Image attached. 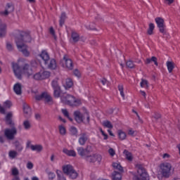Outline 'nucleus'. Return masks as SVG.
I'll use <instances>...</instances> for the list:
<instances>
[{
    "instance_id": "obj_42",
    "label": "nucleus",
    "mask_w": 180,
    "mask_h": 180,
    "mask_svg": "<svg viewBox=\"0 0 180 180\" xmlns=\"http://www.w3.org/2000/svg\"><path fill=\"white\" fill-rule=\"evenodd\" d=\"M155 26L154 25L153 23H150L149 24V27L148 29V34H153L154 29H155Z\"/></svg>"
},
{
    "instance_id": "obj_35",
    "label": "nucleus",
    "mask_w": 180,
    "mask_h": 180,
    "mask_svg": "<svg viewBox=\"0 0 180 180\" xmlns=\"http://www.w3.org/2000/svg\"><path fill=\"white\" fill-rule=\"evenodd\" d=\"M70 132L72 136H78V129L75 127H71L70 128Z\"/></svg>"
},
{
    "instance_id": "obj_33",
    "label": "nucleus",
    "mask_w": 180,
    "mask_h": 180,
    "mask_svg": "<svg viewBox=\"0 0 180 180\" xmlns=\"http://www.w3.org/2000/svg\"><path fill=\"white\" fill-rule=\"evenodd\" d=\"M151 61L155 63V65H158V63L157 62V58L155 56H153L151 58H147L145 63L146 64H150Z\"/></svg>"
},
{
    "instance_id": "obj_23",
    "label": "nucleus",
    "mask_w": 180,
    "mask_h": 180,
    "mask_svg": "<svg viewBox=\"0 0 180 180\" xmlns=\"http://www.w3.org/2000/svg\"><path fill=\"white\" fill-rule=\"evenodd\" d=\"M72 85H74V83L72 82V79L70 78L66 79L63 83V86L65 88V89H70V88L72 87Z\"/></svg>"
},
{
    "instance_id": "obj_56",
    "label": "nucleus",
    "mask_w": 180,
    "mask_h": 180,
    "mask_svg": "<svg viewBox=\"0 0 180 180\" xmlns=\"http://www.w3.org/2000/svg\"><path fill=\"white\" fill-rule=\"evenodd\" d=\"M100 131L103 136H104V140H107L108 139V134H105V131L102 129V128H100Z\"/></svg>"
},
{
    "instance_id": "obj_47",
    "label": "nucleus",
    "mask_w": 180,
    "mask_h": 180,
    "mask_svg": "<svg viewBox=\"0 0 180 180\" xmlns=\"http://www.w3.org/2000/svg\"><path fill=\"white\" fill-rule=\"evenodd\" d=\"M59 131L62 136H64V134H65V133H66L65 127H64L63 125H60L59 126Z\"/></svg>"
},
{
    "instance_id": "obj_18",
    "label": "nucleus",
    "mask_w": 180,
    "mask_h": 180,
    "mask_svg": "<svg viewBox=\"0 0 180 180\" xmlns=\"http://www.w3.org/2000/svg\"><path fill=\"white\" fill-rule=\"evenodd\" d=\"M63 60L65 61V65L68 70H72L74 68L72 65V60L70 58H68L66 56L63 57Z\"/></svg>"
},
{
    "instance_id": "obj_17",
    "label": "nucleus",
    "mask_w": 180,
    "mask_h": 180,
    "mask_svg": "<svg viewBox=\"0 0 180 180\" xmlns=\"http://www.w3.org/2000/svg\"><path fill=\"white\" fill-rule=\"evenodd\" d=\"M5 34H6V25L0 19V37H4Z\"/></svg>"
},
{
    "instance_id": "obj_48",
    "label": "nucleus",
    "mask_w": 180,
    "mask_h": 180,
    "mask_svg": "<svg viewBox=\"0 0 180 180\" xmlns=\"http://www.w3.org/2000/svg\"><path fill=\"white\" fill-rule=\"evenodd\" d=\"M118 90L120 92L121 96H122L123 98H124V92L123 91V85L122 84L118 85Z\"/></svg>"
},
{
    "instance_id": "obj_22",
    "label": "nucleus",
    "mask_w": 180,
    "mask_h": 180,
    "mask_svg": "<svg viewBox=\"0 0 180 180\" xmlns=\"http://www.w3.org/2000/svg\"><path fill=\"white\" fill-rule=\"evenodd\" d=\"M13 91L16 95H21L22 94V85L20 83H17L13 86Z\"/></svg>"
},
{
    "instance_id": "obj_5",
    "label": "nucleus",
    "mask_w": 180,
    "mask_h": 180,
    "mask_svg": "<svg viewBox=\"0 0 180 180\" xmlns=\"http://www.w3.org/2000/svg\"><path fill=\"white\" fill-rule=\"evenodd\" d=\"M137 174L134 176V180H147V172L141 165H136Z\"/></svg>"
},
{
    "instance_id": "obj_60",
    "label": "nucleus",
    "mask_w": 180,
    "mask_h": 180,
    "mask_svg": "<svg viewBox=\"0 0 180 180\" xmlns=\"http://www.w3.org/2000/svg\"><path fill=\"white\" fill-rule=\"evenodd\" d=\"M49 32H50L51 34L54 36L55 32H54V29L53 28V27H51V28L49 29Z\"/></svg>"
},
{
    "instance_id": "obj_62",
    "label": "nucleus",
    "mask_w": 180,
    "mask_h": 180,
    "mask_svg": "<svg viewBox=\"0 0 180 180\" xmlns=\"http://www.w3.org/2000/svg\"><path fill=\"white\" fill-rule=\"evenodd\" d=\"M163 158H169V154L168 153H165L163 155Z\"/></svg>"
},
{
    "instance_id": "obj_40",
    "label": "nucleus",
    "mask_w": 180,
    "mask_h": 180,
    "mask_svg": "<svg viewBox=\"0 0 180 180\" xmlns=\"http://www.w3.org/2000/svg\"><path fill=\"white\" fill-rule=\"evenodd\" d=\"M56 174L58 176V180H66L65 177H64V174L60 170L56 171Z\"/></svg>"
},
{
    "instance_id": "obj_14",
    "label": "nucleus",
    "mask_w": 180,
    "mask_h": 180,
    "mask_svg": "<svg viewBox=\"0 0 180 180\" xmlns=\"http://www.w3.org/2000/svg\"><path fill=\"white\" fill-rule=\"evenodd\" d=\"M12 108V102L11 101H6L4 103V107L0 105V113L5 115V109H11Z\"/></svg>"
},
{
    "instance_id": "obj_31",
    "label": "nucleus",
    "mask_w": 180,
    "mask_h": 180,
    "mask_svg": "<svg viewBox=\"0 0 180 180\" xmlns=\"http://www.w3.org/2000/svg\"><path fill=\"white\" fill-rule=\"evenodd\" d=\"M71 179H77L78 177V172L73 169V170L68 174Z\"/></svg>"
},
{
    "instance_id": "obj_51",
    "label": "nucleus",
    "mask_w": 180,
    "mask_h": 180,
    "mask_svg": "<svg viewBox=\"0 0 180 180\" xmlns=\"http://www.w3.org/2000/svg\"><path fill=\"white\" fill-rule=\"evenodd\" d=\"M108 153H109L110 155H111V157H113L115 155V154H116V152L112 148L108 150Z\"/></svg>"
},
{
    "instance_id": "obj_36",
    "label": "nucleus",
    "mask_w": 180,
    "mask_h": 180,
    "mask_svg": "<svg viewBox=\"0 0 180 180\" xmlns=\"http://www.w3.org/2000/svg\"><path fill=\"white\" fill-rule=\"evenodd\" d=\"M22 126L24 127V129L25 130H29L30 129V127H32V124H30V121L29 120H25L22 123Z\"/></svg>"
},
{
    "instance_id": "obj_49",
    "label": "nucleus",
    "mask_w": 180,
    "mask_h": 180,
    "mask_svg": "<svg viewBox=\"0 0 180 180\" xmlns=\"http://www.w3.org/2000/svg\"><path fill=\"white\" fill-rule=\"evenodd\" d=\"M6 49L8 50V51H12V50H13V46L11 42H6Z\"/></svg>"
},
{
    "instance_id": "obj_46",
    "label": "nucleus",
    "mask_w": 180,
    "mask_h": 180,
    "mask_svg": "<svg viewBox=\"0 0 180 180\" xmlns=\"http://www.w3.org/2000/svg\"><path fill=\"white\" fill-rule=\"evenodd\" d=\"M126 65H127V68H134V67H135L134 63L131 60L127 61Z\"/></svg>"
},
{
    "instance_id": "obj_7",
    "label": "nucleus",
    "mask_w": 180,
    "mask_h": 180,
    "mask_svg": "<svg viewBox=\"0 0 180 180\" xmlns=\"http://www.w3.org/2000/svg\"><path fill=\"white\" fill-rule=\"evenodd\" d=\"M160 169L162 176L165 178H169L172 166L169 163H163L160 165Z\"/></svg>"
},
{
    "instance_id": "obj_2",
    "label": "nucleus",
    "mask_w": 180,
    "mask_h": 180,
    "mask_svg": "<svg viewBox=\"0 0 180 180\" xmlns=\"http://www.w3.org/2000/svg\"><path fill=\"white\" fill-rule=\"evenodd\" d=\"M13 71L18 79H22V75H26V77H30L33 74L32 67L27 63L24 64L21 68L16 63H12Z\"/></svg>"
},
{
    "instance_id": "obj_9",
    "label": "nucleus",
    "mask_w": 180,
    "mask_h": 180,
    "mask_svg": "<svg viewBox=\"0 0 180 180\" xmlns=\"http://www.w3.org/2000/svg\"><path fill=\"white\" fill-rule=\"evenodd\" d=\"M49 77H50V72L43 71V70H41L40 72H38L33 75V78L36 81H41L43 79H47Z\"/></svg>"
},
{
    "instance_id": "obj_45",
    "label": "nucleus",
    "mask_w": 180,
    "mask_h": 180,
    "mask_svg": "<svg viewBox=\"0 0 180 180\" xmlns=\"http://www.w3.org/2000/svg\"><path fill=\"white\" fill-rule=\"evenodd\" d=\"M52 87L53 88V89H59L60 86L58 85V82H57V80H53L52 81Z\"/></svg>"
},
{
    "instance_id": "obj_4",
    "label": "nucleus",
    "mask_w": 180,
    "mask_h": 180,
    "mask_svg": "<svg viewBox=\"0 0 180 180\" xmlns=\"http://www.w3.org/2000/svg\"><path fill=\"white\" fill-rule=\"evenodd\" d=\"M61 101L63 103L70 105V106H78V105H81V101L75 99V97L67 93L61 94Z\"/></svg>"
},
{
    "instance_id": "obj_57",
    "label": "nucleus",
    "mask_w": 180,
    "mask_h": 180,
    "mask_svg": "<svg viewBox=\"0 0 180 180\" xmlns=\"http://www.w3.org/2000/svg\"><path fill=\"white\" fill-rule=\"evenodd\" d=\"M128 134L129 136H136V131H134L133 129H129Z\"/></svg>"
},
{
    "instance_id": "obj_59",
    "label": "nucleus",
    "mask_w": 180,
    "mask_h": 180,
    "mask_svg": "<svg viewBox=\"0 0 180 180\" xmlns=\"http://www.w3.org/2000/svg\"><path fill=\"white\" fill-rule=\"evenodd\" d=\"M31 146H34V145H32V142L30 141H28L26 144V148H30Z\"/></svg>"
},
{
    "instance_id": "obj_10",
    "label": "nucleus",
    "mask_w": 180,
    "mask_h": 180,
    "mask_svg": "<svg viewBox=\"0 0 180 180\" xmlns=\"http://www.w3.org/2000/svg\"><path fill=\"white\" fill-rule=\"evenodd\" d=\"M155 22L159 29V32L160 33H162V34H165L167 33L166 31V26H165V22L164 21V19L160 17H158L155 19Z\"/></svg>"
},
{
    "instance_id": "obj_16",
    "label": "nucleus",
    "mask_w": 180,
    "mask_h": 180,
    "mask_svg": "<svg viewBox=\"0 0 180 180\" xmlns=\"http://www.w3.org/2000/svg\"><path fill=\"white\" fill-rule=\"evenodd\" d=\"M45 65L49 70H56V68H57V63L56 62V60H54V59H49L47 61V63H45Z\"/></svg>"
},
{
    "instance_id": "obj_39",
    "label": "nucleus",
    "mask_w": 180,
    "mask_h": 180,
    "mask_svg": "<svg viewBox=\"0 0 180 180\" xmlns=\"http://www.w3.org/2000/svg\"><path fill=\"white\" fill-rule=\"evenodd\" d=\"M103 126H104V127H107V129H113V125L108 120L103 121Z\"/></svg>"
},
{
    "instance_id": "obj_41",
    "label": "nucleus",
    "mask_w": 180,
    "mask_h": 180,
    "mask_svg": "<svg viewBox=\"0 0 180 180\" xmlns=\"http://www.w3.org/2000/svg\"><path fill=\"white\" fill-rule=\"evenodd\" d=\"M118 136L120 140H125L127 137L126 133L122 130L118 131Z\"/></svg>"
},
{
    "instance_id": "obj_28",
    "label": "nucleus",
    "mask_w": 180,
    "mask_h": 180,
    "mask_svg": "<svg viewBox=\"0 0 180 180\" xmlns=\"http://www.w3.org/2000/svg\"><path fill=\"white\" fill-rule=\"evenodd\" d=\"M66 19H67V15H65V13H62L60 17V20H59V25L60 27H63V25L65 22Z\"/></svg>"
},
{
    "instance_id": "obj_8",
    "label": "nucleus",
    "mask_w": 180,
    "mask_h": 180,
    "mask_svg": "<svg viewBox=\"0 0 180 180\" xmlns=\"http://www.w3.org/2000/svg\"><path fill=\"white\" fill-rule=\"evenodd\" d=\"M74 116L77 123H82L85 119H86L87 123H89V114L88 112H85L84 115H82L81 112L75 111L74 112Z\"/></svg>"
},
{
    "instance_id": "obj_20",
    "label": "nucleus",
    "mask_w": 180,
    "mask_h": 180,
    "mask_svg": "<svg viewBox=\"0 0 180 180\" xmlns=\"http://www.w3.org/2000/svg\"><path fill=\"white\" fill-rule=\"evenodd\" d=\"M41 58L43 60L44 64L47 63V62L50 60V56L49 55V53L46 51H43L40 54Z\"/></svg>"
},
{
    "instance_id": "obj_52",
    "label": "nucleus",
    "mask_w": 180,
    "mask_h": 180,
    "mask_svg": "<svg viewBox=\"0 0 180 180\" xmlns=\"http://www.w3.org/2000/svg\"><path fill=\"white\" fill-rule=\"evenodd\" d=\"M73 73H74V75H75V77H77L78 78L81 77V72H79V70L77 69L74 70Z\"/></svg>"
},
{
    "instance_id": "obj_21",
    "label": "nucleus",
    "mask_w": 180,
    "mask_h": 180,
    "mask_svg": "<svg viewBox=\"0 0 180 180\" xmlns=\"http://www.w3.org/2000/svg\"><path fill=\"white\" fill-rule=\"evenodd\" d=\"M23 111L26 117H28V116H30V115H32V110L29 107V105H27V103L23 104Z\"/></svg>"
},
{
    "instance_id": "obj_26",
    "label": "nucleus",
    "mask_w": 180,
    "mask_h": 180,
    "mask_svg": "<svg viewBox=\"0 0 180 180\" xmlns=\"http://www.w3.org/2000/svg\"><path fill=\"white\" fill-rule=\"evenodd\" d=\"M30 149L32 151H37V153H40L43 150V146L41 145H34L30 146Z\"/></svg>"
},
{
    "instance_id": "obj_58",
    "label": "nucleus",
    "mask_w": 180,
    "mask_h": 180,
    "mask_svg": "<svg viewBox=\"0 0 180 180\" xmlns=\"http://www.w3.org/2000/svg\"><path fill=\"white\" fill-rule=\"evenodd\" d=\"M18 174H19V171L18 170V169H16V168L13 169V170H12V174L13 175L16 176Z\"/></svg>"
},
{
    "instance_id": "obj_55",
    "label": "nucleus",
    "mask_w": 180,
    "mask_h": 180,
    "mask_svg": "<svg viewBox=\"0 0 180 180\" xmlns=\"http://www.w3.org/2000/svg\"><path fill=\"white\" fill-rule=\"evenodd\" d=\"M27 168L28 169H33V163L32 162H29L27 163Z\"/></svg>"
},
{
    "instance_id": "obj_63",
    "label": "nucleus",
    "mask_w": 180,
    "mask_h": 180,
    "mask_svg": "<svg viewBox=\"0 0 180 180\" xmlns=\"http://www.w3.org/2000/svg\"><path fill=\"white\" fill-rule=\"evenodd\" d=\"M140 93L142 95V96H143L146 98V93L143 91H141Z\"/></svg>"
},
{
    "instance_id": "obj_15",
    "label": "nucleus",
    "mask_w": 180,
    "mask_h": 180,
    "mask_svg": "<svg viewBox=\"0 0 180 180\" xmlns=\"http://www.w3.org/2000/svg\"><path fill=\"white\" fill-rule=\"evenodd\" d=\"M78 141L80 146H85V143L88 141V135L86 134V133L82 132L79 134V138Z\"/></svg>"
},
{
    "instance_id": "obj_30",
    "label": "nucleus",
    "mask_w": 180,
    "mask_h": 180,
    "mask_svg": "<svg viewBox=\"0 0 180 180\" xmlns=\"http://www.w3.org/2000/svg\"><path fill=\"white\" fill-rule=\"evenodd\" d=\"M124 154L128 161H133V155H131V153L129 152L127 150H124Z\"/></svg>"
},
{
    "instance_id": "obj_54",
    "label": "nucleus",
    "mask_w": 180,
    "mask_h": 180,
    "mask_svg": "<svg viewBox=\"0 0 180 180\" xmlns=\"http://www.w3.org/2000/svg\"><path fill=\"white\" fill-rule=\"evenodd\" d=\"M49 179H54V178H56V174H54L53 172H49Z\"/></svg>"
},
{
    "instance_id": "obj_44",
    "label": "nucleus",
    "mask_w": 180,
    "mask_h": 180,
    "mask_svg": "<svg viewBox=\"0 0 180 180\" xmlns=\"http://www.w3.org/2000/svg\"><path fill=\"white\" fill-rule=\"evenodd\" d=\"M62 112L65 116V117H68L70 122H72V118L70 117V114L68 113V111L66 109H62Z\"/></svg>"
},
{
    "instance_id": "obj_53",
    "label": "nucleus",
    "mask_w": 180,
    "mask_h": 180,
    "mask_svg": "<svg viewBox=\"0 0 180 180\" xmlns=\"http://www.w3.org/2000/svg\"><path fill=\"white\" fill-rule=\"evenodd\" d=\"M86 29L89 30H95V27H94V23L89 25H86Z\"/></svg>"
},
{
    "instance_id": "obj_24",
    "label": "nucleus",
    "mask_w": 180,
    "mask_h": 180,
    "mask_svg": "<svg viewBox=\"0 0 180 180\" xmlns=\"http://www.w3.org/2000/svg\"><path fill=\"white\" fill-rule=\"evenodd\" d=\"M64 174H66V175H68L70 173H71L74 170V167H72L70 165H67L63 166V167Z\"/></svg>"
},
{
    "instance_id": "obj_32",
    "label": "nucleus",
    "mask_w": 180,
    "mask_h": 180,
    "mask_svg": "<svg viewBox=\"0 0 180 180\" xmlns=\"http://www.w3.org/2000/svg\"><path fill=\"white\" fill-rule=\"evenodd\" d=\"M112 179L113 180H122V174L117 172H114L112 173Z\"/></svg>"
},
{
    "instance_id": "obj_6",
    "label": "nucleus",
    "mask_w": 180,
    "mask_h": 180,
    "mask_svg": "<svg viewBox=\"0 0 180 180\" xmlns=\"http://www.w3.org/2000/svg\"><path fill=\"white\" fill-rule=\"evenodd\" d=\"M77 154L80 155V157H82L86 161V157L89 156L90 153H92L94 151V149H92L91 146H87L86 148H84L82 147H78L77 148Z\"/></svg>"
},
{
    "instance_id": "obj_12",
    "label": "nucleus",
    "mask_w": 180,
    "mask_h": 180,
    "mask_svg": "<svg viewBox=\"0 0 180 180\" xmlns=\"http://www.w3.org/2000/svg\"><path fill=\"white\" fill-rule=\"evenodd\" d=\"M15 11V7L13 4L8 3L6 6L5 10L0 11V15L1 16H8L9 13H12Z\"/></svg>"
},
{
    "instance_id": "obj_27",
    "label": "nucleus",
    "mask_w": 180,
    "mask_h": 180,
    "mask_svg": "<svg viewBox=\"0 0 180 180\" xmlns=\"http://www.w3.org/2000/svg\"><path fill=\"white\" fill-rule=\"evenodd\" d=\"M63 152L70 157H75L77 155V153L72 150H69L68 149L65 148Z\"/></svg>"
},
{
    "instance_id": "obj_13",
    "label": "nucleus",
    "mask_w": 180,
    "mask_h": 180,
    "mask_svg": "<svg viewBox=\"0 0 180 180\" xmlns=\"http://www.w3.org/2000/svg\"><path fill=\"white\" fill-rule=\"evenodd\" d=\"M35 99L37 101H41V99H44L46 102H51L53 101V98L49 94L47 93H42L40 95H36L35 96Z\"/></svg>"
},
{
    "instance_id": "obj_34",
    "label": "nucleus",
    "mask_w": 180,
    "mask_h": 180,
    "mask_svg": "<svg viewBox=\"0 0 180 180\" xmlns=\"http://www.w3.org/2000/svg\"><path fill=\"white\" fill-rule=\"evenodd\" d=\"M112 167L113 168H115V169H117L118 171H120V172H123V167H122V165H120V164L117 162H114L112 163Z\"/></svg>"
},
{
    "instance_id": "obj_61",
    "label": "nucleus",
    "mask_w": 180,
    "mask_h": 180,
    "mask_svg": "<svg viewBox=\"0 0 180 180\" xmlns=\"http://www.w3.org/2000/svg\"><path fill=\"white\" fill-rule=\"evenodd\" d=\"M175 0H165V2H167L168 5H171L172 4H174V1Z\"/></svg>"
},
{
    "instance_id": "obj_19",
    "label": "nucleus",
    "mask_w": 180,
    "mask_h": 180,
    "mask_svg": "<svg viewBox=\"0 0 180 180\" xmlns=\"http://www.w3.org/2000/svg\"><path fill=\"white\" fill-rule=\"evenodd\" d=\"M71 37L73 43H78V41L81 40V37H79V34H78L75 31L72 32Z\"/></svg>"
},
{
    "instance_id": "obj_25",
    "label": "nucleus",
    "mask_w": 180,
    "mask_h": 180,
    "mask_svg": "<svg viewBox=\"0 0 180 180\" xmlns=\"http://www.w3.org/2000/svg\"><path fill=\"white\" fill-rule=\"evenodd\" d=\"M166 65L167 67V70L169 74H171V72H172V71L174 70V68H175V64L174 63V62L167 61L166 63Z\"/></svg>"
},
{
    "instance_id": "obj_11",
    "label": "nucleus",
    "mask_w": 180,
    "mask_h": 180,
    "mask_svg": "<svg viewBox=\"0 0 180 180\" xmlns=\"http://www.w3.org/2000/svg\"><path fill=\"white\" fill-rule=\"evenodd\" d=\"M86 161H87V162H91L93 164L95 162H98V164H101V162L102 161V155L98 153L89 155V157L86 158Z\"/></svg>"
},
{
    "instance_id": "obj_29",
    "label": "nucleus",
    "mask_w": 180,
    "mask_h": 180,
    "mask_svg": "<svg viewBox=\"0 0 180 180\" xmlns=\"http://www.w3.org/2000/svg\"><path fill=\"white\" fill-rule=\"evenodd\" d=\"M64 93L61 92V89H53V95L55 98H60L61 99V95H63Z\"/></svg>"
},
{
    "instance_id": "obj_3",
    "label": "nucleus",
    "mask_w": 180,
    "mask_h": 180,
    "mask_svg": "<svg viewBox=\"0 0 180 180\" xmlns=\"http://www.w3.org/2000/svg\"><path fill=\"white\" fill-rule=\"evenodd\" d=\"M13 114L8 112L6 115V123L11 128H7L4 130V136L8 140H13L16 134H18V129L15 127V122L12 120Z\"/></svg>"
},
{
    "instance_id": "obj_37",
    "label": "nucleus",
    "mask_w": 180,
    "mask_h": 180,
    "mask_svg": "<svg viewBox=\"0 0 180 180\" xmlns=\"http://www.w3.org/2000/svg\"><path fill=\"white\" fill-rule=\"evenodd\" d=\"M14 144H15V150H17V151H18L19 153H20V151L23 150V146H22V144H20V143H19V141H15Z\"/></svg>"
},
{
    "instance_id": "obj_1",
    "label": "nucleus",
    "mask_w": 180,
    "mask_h": 180,
    "mask_svg": "<svg viewBox=\"0 0 180 180\" xmlns=\"http://www.w3.org/2000/svg\"><path fill=\"white\" fill-rule=\"evenodd\" d=\"M18 50L21 51L25 57H29L30 53L27 51V46L25 43H30L32 37L30 33L22 32L15 39Z\"/></svg>"
},
{
    "instance_id": "obj_43",
    "label": "nucleus",
    "mask_w": 180,
    "mask_h": 180,
    "mask_svg": "<svg viewBox=\"0 0 180 180\" xmlns=\"http://www.w3.org/2000/svg\"><path fill=\"white\" fill-rule=\"evenodd\" d=\"M140 85L141 88H148V82L142 79Z\"/></svg>"
},
{
    "instance_id": "obj_64",
    "label": "nucleus",
    "mask_w": 180,
    "mask_h": 180,
    "mask_svg": "<svg viewBox=\"0 0 180 180\" xmlns=\"http://www.w3.org/2000/svg\"><path fill=\"white\" fill-rule=\"evenodd\" d=\"M32 180H39L37 176L32 177Z\"/></svg>"
},
{
    "instance_id": "obj_38",
    "label": "nucleus",
    "mask_w": 180,
    "mask_h": 180,
    "mask_svg": "<svg viewBox=\"0 0 180 180\" xmlns=\"http://www.w3.org/2000/svg\"><path fill=\"white\" fill-rule=\"evenodd\" d=\"M8 157L13 160L18 157V152L15 150H10L8 153Z\"/></svg>"
},
{
    "instance_id": "obj_50",
    "label": "nucleus",
    "mask_w": 180,
    "mask_h": 180,
    "mask_svg": "<svg viewBox=\"0 0 180 180\" xmlns=\"http://www.w3.org/2000/svg\"><path fill=\"white\" fill-rule=\"evenodd\" d=\"M101 82L103 84V85H107V86H109V85H110V82H109V81H108L105 78L102 79Z\"/></svg>"
}]
</instances>
